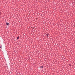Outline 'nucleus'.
I'll use <instances>...</instances> for the list:
<instances>
[{"label": "nucleus", "mask_w": 75, "mask_h": 75, "mask_svg": "<svg viewBox=\"0 0 75 75\" xmlns=\"http://www.w3.org/2000/svg\"><path fill=\"white\" fill-rule=\"evenodd\" d=\"M6 24L7 25H8V24H9V23H6Z\"/></svg>", "instance_id": "obj_1"}, {"label": "nucleus", "mask_w": 75, "mask_h": 75, "mask_svg": "<svg viewBox=\"0 0 75 75\" xmlns=\"http://www.w3.org/2000/svg\"><path fill=\"white\" fill-rule=\"evenodd\" d=\"M47 36V37H48V35H49L48 34H47L46 35Z\"/></svg>", "instance_id": "obj_2"}, {"label": "nucleus", "mask_w": 75, "mask_h": 75, "mask_svg": "<svg viewBox=\"0 0 75 75\" xmlns=\"http://www.w3.org/2000/svg\"><path fill=\"white\" fill-rule=\"evenodd\" d=\"M17 39L18 40V39H19V37H18L17 38Z\"/></svg>", "instance_id": "obj_3"}, {"label": "nucleus", "mask_w": 75, "mask_h": 75, "mask_svg": "<svg viewBox=\"0 0 75 75\" xmlns=\"http://www.w3.org/2000/svg\"><path fill=\"white\" fill-rule=\"evenodd\" d=\"M41 67V68H43V66H42V67Z\"/></svg>", "instance_id": "obj_4"}, {"label": "nucleus", "mask_w": 75, "mask_h": 75, "mask_svg": "<svg viewBox=\"0 0 75 75\" xmlns=\"http://www.w3.org/2000/svg\"><path fill=\"white\" fill-rule=\"evenodd\" d=\"M0 48H1V46H0Z\"/></svg>", "instance_id": "obj_5"}]
</instances>
